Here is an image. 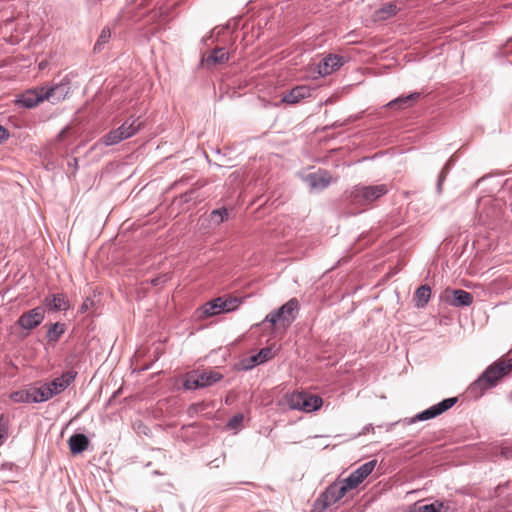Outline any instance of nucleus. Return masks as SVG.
Masks as SVG:
<instances>
[{
	"mask_svg": "<svg viewBox=\"0 0 512 512\" xmlns=\"http://www.w3.org/2000/svg\"><path fill=\"white\" fill-rule=\"evenodd\" d=\"M242 302L240 297L221 296L207 302L201 309L206 317L217 316L237 310Z\"/></svg>",
	"mask_w": 512,
	"mask_h": 512,
	"instance_id": "6",
	"label": "nucleus"
},
{
	"mask_svg": "<svg viewBox=\"0 0 512 512\" xmlns=\"http://www.w3.org/2000/svg\"><path fill=\"white\" fill-rule=\"evenodd\" d=\"M350 257H345V258H341L339 259L334 266L331 267V270L332 269H335L336 267L340 266L341 264L343 263H347L349 261Z\"/></svg>",
	"mask_w": 512,
	"mask_h": 512,
	"instance_id": "49",
	"label": "nucleus"
},
{
	"mask_svg": "<svg viewBox=\"0 0 512 512\" xmlns=\"http://www.w3.org/2000/svg\"><path fill=\"white\" fill-rule=\"evenodd\" d=\"M422 93L411 91L407 94H401L395 99L389 101L384 107L395 110H404L414 106L421 98Z\"/></svg>",
	"mask_w": 512,
	"mask_h": 512,
	"instance_id": "17",
	"label": "nucleus"
},
{
	"mask_svg": "<svg viewBox=\"0 0 512 512\" xmlns=\"http://www.w3.org/2000/svg\"><path fill=\"white\" fill-rule=\"evenodd\" d=\"M431 298V288L429 285L424 284L419 286L414 293L415 306L418 309L426 307Z\"/></svg>",
	"mask_w": 512,
	"mask_h": 512,
	"instance_id": "26",
	"label": "nucleus"
},
{
	"mask_svg": "<svg viewBox=\"0 0 512 512\" xmlns=\"http://www.w3.org/2000/svg\"><path fill=\"white\" fill-rule=\"evenodd\" d=\"M208 184V182L206 180H197L195 183H193L192 185V189L194 192H198L200 189L204 188L206 185Z\"/></svg>",
	"mask_w": 512,
	"mask_h": 512,
	"instance_id": "44",
	"label": "nucleus"
},
{
	"mask_svg": "<svg viewBox=\"0 0 512 512\" xmlns=\"http://www.w3.org/2000/svg\"><path fill=\"white\" fill-rule=\"evenodd\" d=\"M188 182V178L186 177H181L180 179L176 180L175 182H173L171 184V189H175L177 187H179L180 185H184Z\"/></svg>",
	"mask_w": 512,
	"mask_h": 512,
	"instance_id": "48",
	"label": "nucleus"
},
{
	"mask_svg": "<svg viewBox=\"0 0 512 512\" xmlns=\"http://www.w3.org/2000/svg\"><path fill=\"white\" fill-rule=\"evenodd\" d=\"M346 124V121L342 122V121H335L331 124H328V125H325L322 127V131H328V130H333V129H336V128H340L342 126H344Z\"/></svg>",
	"mask_w": 512,
	"mask_h": 512,
	"instance_id": "40",
	"label": "nucleus"
},
{
	"mask_svg": "<svg viewBox=\"0 0 512 512\" xmlns=\"http://www.w3.org/2000/svg\"><path fill=\"white\" fill-rule=\"evenodd\" d=\"M512 370V349L498 360L486 367V369L470 384L467 395L473 399H479L488 389L495 387L498 382Z\"/></svg>",
	"mask_w": 512,
	"mask_h": 512,
	"instance_id": "2",
	"label": "nucleus"
},
{
	"mask_svg": "<svg viewBox=\"0 0 512 512\" xmlns=\"http://www.w3.org/2000/svg\"><path fill=\"white\" fill-rule=\"evenodd\" d=\"M501 52L504 56H512V39L507 41L502 47Z\"/></svg>",
	"mask_w": 512,
	"mask_h": 512,
	"instance_id": "42",
	"label": "nucleus"
},
{
	"mask_svg": "<svg viewBox=\"0 0 512 512\" xmlns=\"http://www.w3.org/2000/svg\"><path fill=\"white\" fill-rule=\"evenodd\" d=\"M449 506L445 500H435L428 504L419 505L415 512H448Z\"/></svg>",
	"mask_w": 512,
	"mask_h": 512,
	"instance_id": "27",
	"label": "nucleus"
},
{
	"mask_svg": "<svg viewBox=\"0 0 512 512\" xmlns=\"http://www.w3.org/2000/svg\"><path fill=\"white\" fill-rule=\"evenodd\" d=\"M123 140L124 138L123 136H121V132L117 131V129H113L106 133L105 135H103L100 138L99 143L104 144L105 146H113L120 143Z\"/></svg>",
	"mask_w": 512,
	"mask_h": 512,
	"instance_id": "30",
	"label": "nucleus"
},
{
	"mask_svg": "<svg viewBox=\"0 0 512 512\" xmlns=\"http://www.w3.org/2000/svg\"><path fill=\"white\" fill-rule=\"evenodd\" d=\"M168 280V276L167 274H160L156 277H153L149 280V283L154 286V287H158V286H162L164 285Z\"/></svg>",
	"mask_w": 512,
	"mask_h": 512,
	"instance_id": "37",
	"label": "nucleus"
},
{
	"mask_svg": "<svg viewBox=\"0 0 512 512\" xmlns=\"http://www.w3.org/2000/svg\"><path fill=\"white\" fill-rule=\"evenodd\" d=\"M199 376H202V380H200V383L203 384V388L210 387L223 378V376L220 373L214 370H204L201 372L199 371Z\"/></svg>",
	"mask_w": 512,
	"mask_h": 512,
	"instance_id": "29",
	"label": "nucleus"
},
{
	"mask_svg": "<svg viewBox=\"0 0 512 512\" xmlns=\"http://www.w3.org/2000/svg\"><path fill=\"white\" fill-rule=\"evenodd\" d=\"M28 335H29V333H28V332H22V333H20V334H19V337H20L21 339H24V338H26Z\"/></svg>",
	"mask_w": 512,
	"mask_h": 512,
	"instance_id": "54",
	"label": "nucleus"
},
{
	"mask_svg": "<svg viewBox=\"0 0 512 512\" xmlns=\"http://www.w3.org/2000/svg\"><path fill=\"white\" fill-rule=\"evenodd\" d=\"M440 300L456 308H465L473 303L472 293L463 289H454L447 287L440 294Z\"/></svg>",
	"mask_w": 512,
	"mask_h": 512,
	"instance_id": "8",
	"label": "nucleus"
},
{
	"mask_svg": "<svg viewBox=\"0 0 512 512\" xmlns=\"http://www.w3.org/2000/svg\"><path fill=\"white\" fill-rule=\"evenodd\" d=\"M206 409V404L201 403H192L189 405L187 409V414L190 418H194L200 411H203Z\"/></svg>",
	"mask_w": 512,
	"mask_h": 512,
	"instance_id": "35",
	"label": "nucleus"
},
{
	"mask_svg": "<svg viewBox=\"0 0 512 512\" xmlns=\"http://www.w3.org/2000/svg\"><path fill=\"white\" fill-rule=\"evenodd\" d=\"M283 402L291 410L305 413L318 411L323 406V399L319 395L306 391L286 393L283 396Z\"/></svg>",
	"mask_w": 512,
	"mask_h": 512,
	"instance_id": "5",
	"label": "nucleus"
},
{
	"mask_svg": "<svg viewBox=\"0 0 512 512\" xmlns=\"http://www.w3.org/2000/svg\"><path fill=\"white\" fill-rule=\"evenodd\" d=\"M110 37H111V31H110L109 27H104L101 30V33H100L96 43L94 44L93 51L95 53L101 52L103 50L104 45L109 41Z\"/></svg>",
	"mask_w": 512,
	"mask_h": 512,
	"instance_id": "31",
	"label": "nucleus"
},
{
	"mask_svg": "<svg viewBox=\"0 0 512 512\" xmlns=\"http://www.w3.org/2000/svg\"><path fill=\"white\" fill-rule=\"evenodd\" d=\"M11 466H12V464H11V463H7V462H5V463H3V464L1 465V469L3 470V469H6V468H8V467H11Z\"/></svg>",
	"mask_w": 512,
	"mask_h": 512,
	"instance_id": "53",
	"label": "nucleus"
},
{
	"mask_svg": "<svg viewBox=\"0 0 512 512\" xmlns=\"http://www.w3.org/2000/svg\"><path fill=\"white\" fill-rule=\"evenodd\" d=\"M178 199H179V203L181 205L188 204L191 201L196 199V192H194L193 189L190 188L189 190H187L184 193L180 194L178 196Z\"/></svg>",
	"mask_w": 512,
	"mask_h": 512,
	"instance_id": "36",
	"label": "nucleus"
},
{
	"mask_svg": "<svg viewBox=\"0 0 512 512\" xmlns=\"http://www.w3.org/2000/svg\"><path fill=\"white\" fill-rule=\"evenodd\" d=\"M9 366H11L12 368H17L16 365L12 361L9 362Z\"/></svg>",
	"mask_w": 512,
	"mask_h": 512,
	"instance_id": "55",
	"label": "nucleus"
},
{
	"mask_svg": "<svg viewBox=\"0 0 512 512\" xmlns=\"http://www.w3.org/2000/svg\"><path fill=\"white\" fill-rule=\"evenodd\" d=\"M94 304L93 300L89 297H87L84 302L79 307V313H86L89 308Z\"/></svg>",
	"mask_w": 512,
	"mask_h": 512,
	"instance_id": "39",
	"label": "nucleus"
},
{
	"mask_svg": "<svg viewBox=\"0 0 512 512\" xmlns=\"http://www.w3.org/2000/svg\"><path fill=\"white\" fill-rule=\"evenodd\" d=\"M9 421L4 414H0V446L8 438Z\"/></svg>",
	"mask_w": 512,
	"mask_h": 512,
	"instance_id": "33",
	"label": "nucleus"
},
{
	"mask_svg": "<svg viewBox=\"0 0 512 512\" xmlns=\"http://www.w3.org/2000/svg\"><path fill=\"white\" fill-rule=\"evenodd\" d=\"M202 376H199V370H192L187 372L183 377L182 387L186 391L198 390L203 388L200 383Z\"/></svg>",
	"mask_w": 512,
	"mask_h": 512,
	"instance_id": "24",
	"label": "nucleus"
},
{
	"mask_svg": "<svg viewBox=\"0 0 512 512\" xmlns=\"http://www.w3.org/2000/svg\"><path fill=\"white\" fill-rule=\"evenodd\" d=\"M383 12L387 13L389 16H394L396 15L397 13V8L395 5L393 4H386L384 7H383Z\"/></svg>",
	"mask_w": 512,
	"mask_h": 512,
	"instance_id": "43",
	"label": "nucleus"
},
{
	"mask_svg": "<svg viewBox=\"0 0 512 512\" xmlns=\"http://www.w3.org/2000/svg\"><path fill=\"white\" fill-rule=\"evenodd\" d=\"M490 178H491V177H490V176H488V175L483 176L482 178L478 179V180L474 183L473 188L478 187L481 183H483V182L487 181V180H488V179H490Z\"/></svg>",
	"mask_w": 512,
	"mask_h": 512,
	"instance_id": "50",
	"label": "nucleus"
},
{
	"mask_svg": "<svg viewBox=\"0 0 512 512\" xmlns=\"http://www.w3.org/2000/svg\"><path fill=\"white\" fill-rule=\"evenodd\" d=\"M47 95L48 94H45L43 87L38 86L19 94L16 97L15 103L19 107L33 109L44 101H47Z\"/></svg>",
	"mask_w": 512,
	"mask_h": 512,
	"instance_id": "10",
	"label": "nucleus"
},
{
	"mask_svg": "<svg viewBox=\"0 0 512 512\" xmlns=\"http://www.w3.org/2000/svg\"><path fill=\"white\" fill-rule=\"evenodd\" d=\"M153 474L158 475V474H160V472H159V471H157V470H155V471L153 472Z\"/></svg>",
	"mask_w": 512,
	"mask_h": 512,
	"instance_id": "57",
	"label": "nucleus"
},
{
	"mask_svg": "<svg viewBox=\"0 0 512 512\" xmlns=\"http://www.w3.org/2000/svg\"><path fill=\"white\" fill-rule=\"evenodd\" d=\"M44 318V308L42 306H37L21 314L15 321L14 325L29 332L37 328L43 322Z\"/></svg>",
	"mask_w": 512,
	"mask_h": 512,
	"instance_id": "12",
	"label": "nucleus"
},
{
	"mask_svg": "<svg viewBox=\"0 0 512 512\" xmlns=\"http://www.w3.org/2000/svg\"><path fill=\"white\" fill-rule=\"evenodd\" d=\"M216 39V36L214 34V30H211L207 35H205L204 37H202L201 39V42L204 44V45H207V42L209 40H212L214 41Z\"/></svg>",
	"mask_w": 512,
	"mask_h": 512,
	"instance_id": "46",
	"label": "nucleus"
},
{
	"mask_svg": "<svg viewBox=\"0 0 512 512\" xmlns=\"http://www.w3.org/2000/svg\"><path fill=\"white\" fill-rule=\"evenodd\" d=\"M458 402V397H448L440 402L418 412L413 417L405 418L403 421L408 424L434 419L450 410Z\"/></svg>",
	"mask_w": 512,
	"mask_h": 512,
	"instance_id": "7",
	"label": "nucleus"
},
{
	"mask_svg": "<svg viewBox=\"0 0 512 512\" xmlns=\"http://www.w3.org/2000/svg\"><path fill=\"white\" fill-rule=\"evenodd\" d=\"M67 442L70 453L76 456L87 450L90 440L86 434L82 432H75L68 438Z\"/></svg>",
	"mask_w": 512,
	"mask_h": 512,
	"instance_id": "22",
	"label": "nucleus"
},
{
	"mask_svg": "<svg viewBox=\"0 0 512 512\" xmlns=\"http://www.w3.org/2000/svg\"><path fill=\"white\" fill-rule=\"evenodd\" d=\"M272 346L264 347L260 349L256 354L241 359L236 364V369L241 371H250L253 368L264 364L274 358Z\"/></svg>",
	"mask_w": 512,
	"mask_h": 512,
	"instance_id": "11",
	"label": "nucleus"
},
{
	"mask_svg": "<svg viewBox=\"0 0 512 512\" xmlns=\"http://www.w3.org/2000/svg\"><path fill=\"white\" fill-rule=\"evenodd\" d=\"M9 399L14 403H30L28 385L24 389L11 392Z\"/></svg>",
	"mask_w": 512,
	"mask_h": 512,
	"instance_id": "32",
	"label": "nucleus"
},
{
	"mask_svg": "<svg viewBox=\"0 0 512 512\" xmlns=\"http://www.w3.org/2000/svg\"><path fill=\"white\" fill-rule=\"evenodd\" d=\"M244 422V415L242 413H237L233 415L227 422V427L230 429H239Z\"/></svg>",
	"mask_w": 512,
	"mask_h": 512,
	"instance_id": "34",
	"label": "nucleus"
},
{
	"mask_svg": "<svg viewBox=\"0 0 512 512\" xmlns=\"http://www.w3.org/2000/svg\"><path fill=\"white\" fill-rule=\"evenodd\" d=\"M42 303L43 308L50 312L67 311L70 308L69 300L64 293H49Z\"/></svg>",
	"mask_w": 512,
	"mask_h": 512,
	"instance_id": "16",
	"label": "nucleus"
},
{
	"mask_svg": "<svg viewBox=\"0 0 512 512\" xmlns=\"http://www.w3.org/2000/svg\"><path fill=\"white\" fill-rule=\"evenodd\" d=\"M345 62L343 56L330 53L319 61L317 72L322 77L328 76L339 70Z\"/></svg>",
	"mask_w": 512,
	"mask_h": 512,
	"instance_id": "14",
	"label": "nucleus"
},
{
	"mask_svg": "<svg viewBox=\"0 0 512 512\" xmlns=\"http://www.w3.org/2000/svg\"><path fill=\"white\" fill-rule=\"evenodd\" d=\"M457 161V157L455 154L449 157V159L445 162L442 169L440 170L437 181H436V192L437 194L442 193L443 183L445 182L447 175L450 173L451 169L454 167Z\"/></svg>",
	"mask_w": 512,
	"mask_h": 512,
	"instance_id": "25",
	"label": "nucleus"
},
{
	"mask_svg": "<svg viewBox=\"0 0 512 512\" xmlns=\"http://www.w3.org/2000/svg\"><path fill=\"white\" fill-rule=\"evenodd\" d=\"M71 80L68 76H64L59 82H52L51 84L42 85L47 101L52 104L63 101L70 92Z\"/></svg>",
	"mask_w": 512,
	"mask_h": 512,
	"instance_id": "9",
	"label": "nucleus"
},
{
	"mask_svg": "<svg viewBox=\"0 0 512 512\" xmlns=\"http://www.w3.org/2000/svg\"><path fill=\"white\" fill-rule=\"evenodd\" d=\"M230 58L229 52L225 51L222 47L213 49L208 56L202 55L201 65H206L207 68L211 69L220 64L226 63Z\"/></svg>",
	"mask_w": 512,
	"mask_h": 512,
	"instance_id": "19",
	"label": "nucleus"
},
{
	"mask_svg": "<svg viewBox=\"0 0 512 512\" xmlns=\"http://www.w3.org/2000/svg\"><path fill=\"white\" fill-rule=\"evenodd\" d=\"M377 460L365 462L340 482H333L320 493L314 507L319 512L341 500L349 491L356 489L375 469Z\"/></svg>",
	"mask_w": 512,
	"mask_h": 512,
	"instance_id": "1",
	"label": "nucleus"
},
{
	"mask_svg": "<svg viewBox=\"0 0 512 512\" xmlns=\"http://www.w3.org/2000/svg\"><path fill=\"white\" fill-rule=\"evenodd\" d=\"M10 137L9 130L0 124V145Z\"/></svg>",
	"mask_w": 512,
	"mask_h": 512,
	"instance_id": "41",
	"label": "nucleus"
},
{
	"mask_svg": "<svg viewBox=\"0 0 512 512\" xmlns=\"http://www.w3.org/2000/svg\"><path fill=\"white\" fill-rule=\"evenodd\" d=\"M386 184L363 185L353 187L350 193V201L353 205L367 207L388 193Z\"/></svg>",
	"mask_w": 512,
	"mask_h": 512,
	"instance_id": "4",
	"label": "nucleus"
},
{
	"mask_svg": "<svg viewBox=\"0 0 512 512\" xmlns=\"http://www.w3.org/2000/svg\"><path fill=\"white\" fill-rule=\"evenodd\" d=\"M76 376L77 372L70 370L63 372L51 381L44 382L50 398L52 399L54 396L64 392L74 382Z\"/></svg>",
	"mask_w": 512,
	"mask_h": 512,
	"instance_id": "13",
	"label": "nucleus"
},
{
	"mask_svg": "<svg viewBox=\"0 0 512 512\" xmlns=\"http://www.w3.org/2000/svg\"><path fill=\"white\" fill-rule=\"evenodd\" d=\"M69 134H70V128L66 126L60 130V132L57 135V138L59 141H65V139L68 137Z\"/></svg>",
	"mask_w": 512,
	"mask_h": 512,
	"instance_id": "45",
	"label": "nucleus"
},
{
	"mask_svg": "<svg viewBox=\"0 0 512 512\" xmlns=\"http://www.w3.org/2000/svg\"><path fill=\"white\" fill-rule=\"evenodd\" d=\"M311 92L312 90L309 86L298 85L289 90L287 93L283 94L281 102L289 105L297 104L301 100L310 97Z\"/></svg>",
	"mask_w": 512,
	"mask_h": 512,
	"instance_id": "20",
	"label": "nucleus"
},
{
	"mask_svg": "<svg viewBox=\"0 0 512 512\" xmlns=\"http://www.w3.org/2000/svg\"><path fill=\"white\" fill-rule=\"evenodd\" d=\"M68 167L69 168H73V175H75V173L77 172L78 170V158L74 157L72 158L69 162H68Z\"/></svg>",
	"mask_w": 512,
	"mask_h": 512,
	"instance_id": "47",
	"label": "nucleus"
},
{
	"mask_svg": "<svg viewBox=\"0 0 512 512\" xmlns=\"http://www.w3.org/2000/svg\"><path fill=\"white\" fill-rule=\"evenodd\" d=\"M29 400L31 404H39L49 401L51 398L46 390V386L43 383L38 384H29Z\"/></svg>",
	"mask_w": 512,
	"mask_h": 512,
	"instance_id": "23",
	"label": "nucleus"
},
{
	"mask_svg": "<svg viewBox=\"0 0 512 512\" xmlns=\"http://www.w3.org/2000/svg\"><path fill=\"white\" fill-rule=\"evenodd\" d=\"M149 368H150V366H149V365H147V366L143 367V368H142V370L144 371V370H147V369H149Z\"/></svg>",
	"mask_w": 512,
	"mask_h": 512,
	"instance_id": "56",
	"label": "nucleus"
},
{
	"mask_svg": "<svg viewBox=\"0 0 512 512\" xmlns=\"http://www.w3.org/2000/svg\"><path fill=\"white\" fill-rule=\"evenodd\" d=\"M331 175L326 170H318L306 175L304 181L312 191H322L331 183Z\"/></svg>",
	"mask_w": 512,
	"mask_h": 512,
	"instance_id": "15",
	"label": "nucleus"
},
{
	"mask_svg": "<svg viewBox=\"0 0 512 512\" xmlns=\"http://www.w3.org/2000/svg\"><path fill=\"white\" fill-rule=\"evenodd\" d=\"M371 430H373V425L372 424H367L366 426H364L361 434H367L369 433Z\"/></svg>",
	"mask_w": 512,
	"mask_h": 512,
	"instance_id": "51",
	"label": "nucleus"
},
{
	"mask_svg": "<svg viewBox=\"0 0 512 512\" xmlns=\"http://www.w3.org/2000/svg\"><path fill=\"white\" fill-rule=\"evenodd\" d=\"M233 211V206H221L211 210L205 218V221L208 223L207 227L213 229L219 227L230 219V215Z\"/></svg>",
	"mask_w": 512,
	"mask_h": 512,
	"instance_id": "18",
	"label": "nucleus"
},
{
	"mask_svg": "<svg viewBox=\"0 0 512 512\" xmlns=\"http://www.w3.org/2000/svg\"><path fill=\"white\" fill-rule=\"evenodd\" d=\"M298 310V300L296 298H291L267 314L264 318V322H268L272 329H275L280 325L284 330H286L297 318Z\"/></svg>",
	"mask_w": 512,
	"mask_h": 512,
	"instance_id": "3",
	"label": "nucleus"
},
{
	"mask_svg": "<svg viewBox=\"0 0 512 512\" xmlns=\"http://www.w3.org/2000/svg\"><path fill=\"white\" fill-rule=\"evenodd\" d=\"M498 455L506 460H512V446H501Z\"/></svg>",
	"mask_w": 512,
	"mask_h": 512,
	"instance_id": "38",
	"label": "nucleus"
},
{
	"mask_svg": "<svg viewBox=\"0 0 512 512\" xmlns=\"http://www.w3.org/2000/svg\"><path fill=\"white\" fill-rule=\"evenodd\" d=\"M220 462H221V461L219 460V458H216V459L212 460V461L209 463V465H210L211 467H219Z\"/></svg>",
	"mask_w": 512,
	"mask_h": 512,
	"instance_id": "52",
	"label": "nucleus"
},
{
	"mask_svg": "<svg viewBox=\"0 0 512 512\" xmlns=\"http://www.w3.org/2000/svg\"><path fill=\"white\" fill-rule=\"evenodd\" d=\"M66 332V325L64 323L55 322L51 323L48 327L46 338L49 342H58L59 339Z\"/></svg>",
	"mask_w": 512,
	"mask_h": 512,
	"instance_id": "28",
	"label": "nucleus"
},
{
	"mask_svg": "<svg viewBox=\"0 0 512 512\" xmlns=\"http://www.w3.org/2000/svg\"><path fill=\"white\" fill-rule=\"evenodd\" d=\"M143 126L144 122L140 120V117L131 115L116 129L121 132V136L126 140L136 135Z\"/></svg>",
	"mask_w": 512,
	"mask_h": 512,
	"instance_id": "21",
	"label": "nucleus"
}]
</instances>
